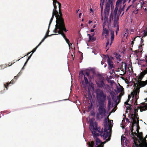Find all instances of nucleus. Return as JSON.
I'll list each match as a JSON object with an SVG mask.
<instances>
[{"label":"nucleus","mask_w":147,"mask_h":147,"mask_svg":"<svg viewBox=\"0 0 147 147\" xmlns=\"http://www.w3.org/2000/svg\"><path fill=\"white\" fill-rule=\"evenodd\" d=\"M106 95L105 94L103 91L101 90L97 95V99L99 105L98 110L99 114H97V117L98 118V116L101 115L102 116L105 115L106 113V110L104 108L105 102L106 99Z\"/></svg>","instance_id":"nucleus-1"},{"label":"nucleus","mask_w":147,"mask_h":147,"mask_svg":"<svg viewBox=\"0 0 147 147\" xmlns=\"http://www.w3.org/2000/svg\"><path fill=\"white\" fill-rule=\"evenodd\" d=\"M59 5L60 6H59V15L58 12L57 13L56 12L55 13V17L57 20L56 21V24L55 29V30H57L58 29V28H60L63 27L64 28L65 27L64 20L62 17V14L61 11V6L60 4Z\"/></svg>","instance_id":"nucleus-2"},{"label":"nucleus","mask_w":147,"mask_h":147,"mask_svg":"<svg viewBox=\"0 0 147 147\" xmlns=\"http://www.w3.org/2000/svg\"><path fill=\"white\" fill-rule=\"evenodd\" d=\"M79 75V78L80 79H81L83 76H84L85 82H84V80H81V83L83 87H86V85L89 83V82L87 78V77H88V78L89 79L91 78L89 73L87 71H86L85 72V73H84L83 71H82L80 72Z\"/></svg>","instance_id":"nucleus-3"},{"label":"nucleus","mask_w":147,"mask_h":147,"mask_svg":"<svg viewBox=\"0 0 147 147\" xmlns=\"http://www.w3.org/2000/svg\"><path fill=\"white\" fill-rule=\"evenodd\" d=\"M64 28L62 27L58 28V29L57 30H55V29L53 32L55 33H58L57 34H61L65 40L66 42L69 45V40L68 39L66 38L65 34L63 32V31L65 32H66L68 31V30L66 29L65 27L64 28Z\"/></svg>","instance_id":"nucleus-4"},{"label":"nucleus","mask_w":147,"mask_h":147,"mask_svg":"<svg viewBox=\"0 0 147 147\" xmlns=\"http://www.w3.org/2000/svg\"><path fill=\"white\" fill-rule=\"evenodd\" d=\"M112 4L111 0H108V2L106 3L105 5V9L104 13L105 15V21H107L108 19V16L109 15V12L110 10V5Z\"/></svg>","instance_id":"nucleus-5"},{"label":"nucleus","mask_w":147,"mask_h":147,"mask_svg":"<svg viewBox=\"0 0 147 147\" xmlns=\"http://www.w3.org/2000/svg\"><path fill=\"white\" fill-rule=\"evenodd\" d=\"M104 132L102 135V137L104 139H106L108 137H109L110 136V137H111V134H110L111 131V127L110 126H109V128L108 129V123H104Z\"/></svg>","instance_id":"nucleus-6"},{"label":"nucleus","mask_w":147,"mask_h":147,"mask_svg":"<svg viewBox=\"0 0 147 147\" xmlns=\"http://www.w3.org/2000/svg\"><path fill=\"white\" fill-rule=\"evenodd\" d=\"M107 55V62L108 65V69H113L114 68L113 62L112 61L113 59V57H109L108 55Z\"/></svg>","instance_id":"nucleus-7"},{"label":"nucleus","mask_w":147,"mask_h":147,"mask_svg":"<svg viewBox=\"0 0 147 147\" xmlns=\"http://www.w3.org/2000/svg\"><path fill=\"white\" fill-rule=\"evenodd\" d=\"M94 119H93L90 120V129L92 130H96L97 129V124L96 122H94Z\"/></svg>","instance_id":"nucleus-8"},{"label":"nucleus","mask_w":147,"mask_h":147,"mask_svg":"<svg viewBox=\"0 0 147 147\" xmlns=\"http://www.w3.org/2000/svg\"><path fill=\"white\" fill-rule=\"evenodd\" d=\"M146 74H147V72L144 70L140 73V76H137L136 78H134V80L136 82H138L140 80H141L144 76Z\"/></svg>","instance_id":"nucleus-9"},{"label":"nucleus","mask_w":147,"mask_h":147,"mask_svg":"<svg viewBox=\"0 0 147 147\" xmlns=\"http://www.w3.org/2000/svg\"><path fill=\"white\" fill-rule=\"evenodd\" d=\"M111 139L110 136H109L108 138L107 139H105L106 140L104 142H102L98 138H96V139H95V140L96 141V145L97 146H99V145L102 144L103 145V144L106 142L109 141Z\"/></svg>","instance_id":"nucleus-10"},{"label":"nucleus","mask_w":147,"mask_h":147,"mask_svg":"<svg viewBox=\"0 0 147 147\" xmlns=\"http://www.w3.org/2000/svg\"><path fill=\"white\" fill-rule=\"evenodd\" d=\"M140 81L137 82L136 83H134V85L136 86L137 84V83H138L137 86H139L140 88L143 87L145 86L147 84V80L145 81H142L140 80Z\"/></svg>","instance_id":"nucleus-11"},{"label":"nucleus","mask_w":147,"mask_h":147,"mask_svg":"<svg viewBox=\"0 0 147 147\" xmlns=\"http://www.w3.org/2000/svg\"><path fill=\"white\" fill-rule=\"evenodd\" d=\"M125 6V5H124L123 6V7L122 8H121V6L119 8L118 11V12L117 14H116L115 16H114V20H116V19L118 18V21H119V16L121 14V12L123 11L124 9V7Z\"/></svg>","instance_id":"nucleus-12"},{"label":"nucleus","mask_w":147,"mask_h":147,"mask_svg":"<svg viewBox=\"0 0 147 147\" xmlns=\"http://www.w3.org/2000/svg\"><path fill=\"white\" fill-rule=\"evenodd\" d=\"M118 18L114 20L113 22V25L114 27H116V31H119V22L118 21Z\"/></svg>","instance_id":"nucleus-13"},{"label":"nucleus","mask_w":147,"mask_h":147,"mask_svg":"<svg viewBox=\"0 0 147 147\" xmlns=\"http://www.w3.org/2000/svg\"><path fill=\"white\" fill-rule=\"evenodd\" d=\"M39 46L38 45L35 48H34V49H33L32 51L30 52H29L28 53L27 55H28L31 52H32V53L31 54V55H30V56L28 58V59H27V60H26V62H25V64L24 65H25L26 64V63L28 61V60L30 59V58H31V57L32 55V54L34 53V52L36 49L37 48L39 47Z\"/></svg>","instance_id":"nucleus-14"},{"label":"nucleus","mask_w":147,"mask_h":147,"mask_svg":"<svg viewBox=\"0 0 147 147\" xmlns=\"http://www.w3.org/2000/svg\"><path fill=\"white\" fill-rule=\"evenodd\" d=\"M108 103L107 104V108L108 111H109L113 107V104L111 103V98H108Z\"/></svg>","instance_id":"nucleus-15"},{"label":"nucleus","mask_w":147,"mask_h":147,"mask_svg":"<svg viewBox=\"0 0 147 147\" xmlns=\"http://www.w3.org/2000/svg\"><path fill=\"white\" fill-rule=\"evenodd\" d=\"M91 130V132L93 135L94 138L95 139V138H97V137L99 136V135L98 133H96V131L97 129L95 130Z\"/></svg>","instance_id":"nucleus-16"},{"label":"nucleus","mask_w":147,"mask_h":147,"mask_svg":"<svg viewBox=\"0 0 147 147\" xmlns=\"http://www.w3.org/2000/svg\"><path fill=\"white\" fill-rule=\"evenodd\" d=\"M98 85L99 88L104 89L105 88V85L103 80L100 81Z\"/></svg>","instance_id":"nucleus-17"},{"label":"nucleus","mask_w":147,"mask_h":147,"mask_svg":"<svg viewBox=\"0 0 147 147\" xmlns=\"http://www.w3.org/2000/svg\"><path fill=\"white\" fill-rule=\"evenodd\" d=\"M111 43L110 44V46L111 45L114 38V32L113 30H111Z\"/></svg>","instance_id":"nucleus-18"},{"label":"nucleus","mask_w":147,"mask_h":147,"mask_svg":"<svg viewBox=\"0 0 147 147\" xmlns=\"http://www.w3.org/2000/svg\"><path fill=\"white\" fill-rule=\"evenodd\" d=\"M115 57L116 58V60L119 61H121V55L117 53H114Z\"/></svg>","instance_id":"nucleus-19"},{"label":"nucleus","mask_w":147,"mask_h":147,"mask_svg":"<svg viewBox=\"0 0 147 147\" xmlns=\"http://www.w3.org/2000/svg\"><path fill=\"white\" fill-rule=\"evenodd\" d=\"M100 8H101V14L102 15V14L103 13V6L105 3V0H100Z\"/></svg>","instance_id":"nucleus-20"},{"label":"nucleus","mask_w":147,"mask_h":147,"mask_svg":"<svg viewBox=\"0 0 147 147\" xmlns=\"http://www.w3.org/2000/svg\"><path fill=\"white\" fill-rule=\"evenodd\" d=\"M117 90L119 92H121V93L120 94V95H121V96H122L124 94V92H123L124 89L121 86L119 88H117Z\"/></svg>","instance_id":"nucleus-21"},{"label":"nucleus","mask_w":147,"mask_h":147,"mask_svg":"<svg viewBox=\"0 0 147 147\" xmlns=\"http://www.w3.org/2000/svg\"><path fill=\"white\" fill-rule=\"evenodd\" d=\"M138 86H137V87L136 89L135 90L134 92V94H135L136 96L139 93V91H140V87H138Z\"/></svg>","instance_id":"nucleus-22"},{"label":"nucleus","mask_w":147,"mask_h":147,"mask_svg":"<svg viewBox=\"0 0 147 147\" xmlns=\"http://www.w3.org/2000/svg\"><path fill=\"white\" fill-rule=\"evenodd\" d=\"M138 134L137 137L139 138L140 140H142L143 137L142 132H139V133H138Z\"/></svg>","instance_id":"nucleus-23"},{"label":"nucleus","mask_w":147,"mask_h":147,"mask_svg":"<svg viewBox=\"0 0 147 147\" xmlns=\"http://www.w3.org/2000/svg\"><path fill=\"white\" fill-rule=\"evenodd\" d=\"M131 117H134V118H136L138 120V121H139V118L138 117H137L138 116V114L137 113H135L134 114H132L131 115Z\"/></svg>","instance_id":"nucleus-24"},{"label":"nucleus","mask_w":147,"mask_h":147,"mask_svg":"<svg viewBox=\"0 0 147 147\" xmlns=\"http://www.w3.org/2000/svg\"><path fill=\"white\" fill-rule=\"evenodd\" d=\"M131 137L133 139V141L134 142V144H135V143H137V141L139 142L138 139L135 136H131Z\"/></svg>","instance_id":"nucleus-25"},{"label":"nucleus","mask_w":147,"mask_h":147,"mask_svg":"<svg viewBox=\"0 0 147 147\" xmlns=\"http://www.w3.org/2000/svg\"><path fill=\"white\" fill-rule=\"evenodd\" d=\"M131 119L132 121H133L132 122V125H134V124H137V122H138V121L137 122L136 121V118H134V117H131Z\"/></svg>","instance_id":"nucleus-26"},{"label":"nucleus","mask_w":147,"mask_h":147,"mask_svg":"<svg viewBox=\"0 0 147 147\" xmlns=\"http://www.w3.org/2000/svg\"><path fill=\"white\" fill-rule=\"evenodd\" d=\"M87 144L88 145V147H93L94 142L93 141H92L90 142H88L87 143Z\"/></svg>","instance_id":"nucleus-27"},{"label":"nucleus","mask_w":147,"mask_h":147,"mask_svg":"<svg viewBox=\"0 0 147 147\" xmlns=\"http://www.w3.org/2000/svg\"><path fill=\"white\" fill-rule=\"evenodd\" d=\"M100 127H99L98 128V130H97L98 131L99 133H100V134L101 136H102V135L103 134L104 131H103V128H102L101 131H100Z\"/></svg>","instance_id":"nucleus-28"},{"label":"nucleus","mask_w":147,"mask_h":147,"mask_svg":"<svg viewBox=\"0 0 147 147\" xmlns=\"http://www.w3.org/2000/svg\"><path fill=\"white\" fill-rule=\"evenodd\" d=\"M14 81L13 80H12L11 82H10L9 83H6V84H4V86L5 88H6V90H7V86H8L10 84L13 83V82Z\"/></svg>","instance_id":"nucleus-29"},{"label":"nucleus","mask_w":147,"mask_h":147,"mask_svg":"<svg viewBox=\"0 0 147 147\" xmlns=\"http://www.w3.org/2000/svg\"><path fill=\"white\" fill-rule=\"evenodd\" d=\"M53 5L54 6V9L53 12H54V13H55V12L57 13L58 11L57 10V6L56 4H53Z\"/></svg>","instance_id":"nucleus-30"},{"label":"nucleus","mask_w":147,"mask_h":147,"mask_svg":"<svg viewBox=\"0 0 147 147\" xmlns=\"http://www.w3.org/2000/svg\"><path fill=\"white\" fill-rule=\"evenodd\" d=\"M140 141L142 142V143L146 146H147V144L146 143V138H144L143 137V138L142 139V140H140Z\"/></svg>","instance_id":"nucleus-31"},{"label":"nucleus","mask_w":147,"mask_h":147,"mask_svg":"<svg viewBox=\"0 0 147 147\" xmlns=\"http://www.w3.org/2000/svg\"><path fill=\"white\" fill-rule=\"evenodd\" d=\"M55 16V13H54V12H53V13H52V17L50 20V22H49V28L50 26V25L51 24L52 22V21L53 19V18L54 17V16Z\"/></svg>","instance_id":"nucleus-32"},{"label":"nucleus","mask_w":147,"mask_h":147,"mask_svg":"<svg viewBox=\"0 0 147 147\" xmlns=\"http://www.w3.org/2000/svg\"><path fill=\"white\" fill-rule=\"evenodd\" d=\"M113 13L111 12L109 18V21L110 22L113 20Z\"/></svg>","instance_id":"nucleus-33"},{"label":"nucleus","mask_w":147,"mask_h":147,"mask_svg":"<svg viewBox=\"0 0 147 147\" xmlns=\"http://www.w3.org/2000/svg\"><path fill=\"white\" fill-rule=\"evenodd\" d=\"M50 36L49 35H45V36L42 39V40L41 42L39 43L38 45L39 46L41 44V43L43 42L45 40L48 36Z\"/></svg>","instance_id":"nucleus-34"},{"label":"nucleus","mask_w":147,"mask_h":147,"mask_svg":"<svg viewBox=\"0 0 147 147\" xmlns=\"http://www.w3.org/2000/svg\"><path fill=\"white\" fill-rule=\"evenodd\" d=\"M116 7H115L114 10V15L115 16L117 14V11L118 9V7L119 6V5H116Z\"/></svg>","instance_id":"nucleus-35"},{"label":"nucleus","mask_w":147,"mask_h":147,"mask_svg":"<svg viewBox=\"0 0 147 147\" xmlns=\"http://www.w3.org/2000/svg\"><path fill=\"white\" fill-rule=\"evenodd\" d=\"M104 26L103 27V33L107 35H108L109 32V31L106 28H104Z\"/></svg>","instance_id":"nucleus-36"},{"label":"nucleus","mask_w":147,"mask_h":147,"mask_svg":"<svg viewBox=\"0 0 147 147\" xmlns=\"http://www.w3.org/2000/svg\"><path fill=\"white\" fill-rule=\"evenodd\" d=\"M115 93H111V98L113 100H115V102H117V100H115Z\"/></svg>","instance_id":"nucleus-37"},{"label":"nucleus","mask_w":147,"mask_h":147,"mask_svg":"<svg viewBox=\"0 0 147 147\" xmlns=\"http://www.w3.org/2000/svg\"><path fill=\"white\" fill-rule=\"evenodd\" d=\"M7 67V64H6L0 65V69H4L6 67Z\"/></svg>","instance_id":"nucleus-38"},{"label":"nucleus","mask_w":147,"mask_h":147,"mask_svg":"<svg viewBox=\"0 0 147 147\" xmlns=\"http://www.w3.org/2000/svg\"><path fill=\"white\" fill-rule=\"evenodd\" d=\"M140 129V127L139 126V122L138 121L137 122V129L136 130V131L137 132V133H139V130Z\"/></svg>","instance_id":"nucleus-39"},{"label":"nucleus","mask_w":147,"mask_h":147,"mask_svg":"<svg viewBox=\"0 0 147 147\" xmlns=\"http://www.w3.org/2000/svg\"><path fill=\"white\" fill-rule=\"evenodd\" d=\"M122 1L123 0H117L116 2V5H119L121 3Z\"/></svg>","instance_id":"nucleus-40"},{"label":"nucleus","mask_w":147,"mask_h":147,"mask_svg":"<svg viewBox=\"0 0 147 147\" xmlns=\"http://www.w3.org/2000/svg\"><path fill=\"white\" fill-rule=\"evenodd\" d=\"M56 3H57L58 4L59 6H60V4L61 5V4L57 0H53V4H56Z\"/></svg>","instance_id":"nucleus-41"},{"label":"nucleus","mask_w":147,"mask_h":147,"mask_svg":"<svg viewBox=\"0 0 147 147\" xmlns=\"http://www.w3.org/2000/svg\"><path fill=\"white\" fill-rule=\"evenodd\" d=\"M134 126L133 125H132L131 127V131H130V133L131 134V135H133V130H134Z\"/></svg>","instance_id":"nucleus-42"},{"label":"nucleus","mask_w":147,"mask_h":147,"mask_svg":"<svg viewBox=\"0 0 147 147\" xmlns=\"http://www.w3.org/2000/svg\"><path fill=\"white\" fill-rule=\"evenodd\" d=\"M140 147H147V146L142 144H139Z\"/></svg>","instance_id":"nucleus-43"},{"label":"nucleus","mask_w":147,"mask_h":147,"mask_svg":"<svg viewBox=\"0 0 147 147\" xmlns=\"http://www.w3.org/2000/svg\"><path fill=\"white\" fill-rule=\"evenodd\" d=\"M109 119L108 117H107V118H105L104 120V123H108L107 121H109Z\"/></svg>","instance_id":"nucleus-44"},{"label":"nucleus","mask_w":147,"mask_h":147,"mask_svg":"<svg viewBox=\"0 0 147 147\" xmlns=\"http://www.w3.org/2000/svg\"><path fill=\"white\" fill-rule=\"evenodd\" d=\"M116 110V109H115V108L114 107L112 110V111H111V112H110L109 115L111 114L112 113L114 112Z\"/></svg>","instance_id":"nucleus-45"},{"label":"nucleus","mask_w":147,"mask_h":147,"mask_svg":"<svg viewBox=\"0 0 147 147\" xmlns=\"http://www.w3.org/2000/svg\"><path fill=\"white\" fill-rule=\"evenodd\" d=\"M127 109L130 110H131L132 109L131 105L130 104L127 107Z\"/></svg>","instance_id":"nucleus-46"},{"label":"nucleus","mask_w":147,"mask_h":147,"mask_svg":"<svg viewBox=\"0 0 147 147\" xmlns=\"http://www.w3.org/2000/svg\"><path fill=\"white\" fill-rule=\"evenodd\" d=\"M133 147H140L139 144H138L137 143H135V144H134L133 145Z\"/></svg>","instance_id":"nucleus-47"},{"label":"nucleus","mask_w":147,"mask_h":147,"mask_svg":"<svg viewBox=\"0 0 147 147\" xmlns=\"http://www.w3.org/2000/svg\"><path fill=\"white\" fill-rule=\"evenodd\" d=\"M138 134H137V133H136V132H133V135H131V134L130 135L131 136H137Z\"/></svg>","instance_id":"nucleus-48"},{"label":"nucleus","mask_w":147,"mask_h":147,"mask_svg":"<svg viewBox=\"0 0 147 147\" xmlns=\"http://www.w3.org/2000/svg\"><path fill=\"white\" fill-rule=\"evenodd\" d=\"M109 39H108L107 40V42L106 44V47L109 45Z\"/></svg>","instance_id":"nucleus-49"},{"label":"nucleus","mask_w":147,"mask_h":147,"mask_svg":"<svg viewBox=\"0 0 147 147\" xmlns=\"http://www.w3.org/2000/svg\"><path fill=\"white\" fill-rule=\"evenodd\" d=\"M121 95H120L119 94V96H117V99L118 100H120V99L121 97Z\"/></svg>","instance_id":"nucleus-50"},{"label":"nucleus","mask_w":147,"mask_h":147,"mask_svg":"<svg viewBox=\"0 0 147 147\" xmlns=\"http://www.w3.org/2000/svg\"><path fill=\"white\" fill-rule=\"evenodd\" d=\"M89 40H92L94 39L93 37L92 36H90V38L89 37Z\"/></svg>","instance_id":"nucleus-51"},{"label":"nucleus","mask_w":147,"mask_h":147,"mask_svg":"<svg viewBox=\"0 0 147 147\" xmlns=\"http://www.w3.org/2000/svg\"><path fill=\"white\" fill-rule=\"evenodd\" d=\"M132 5H129L128 7L127 8L126 10V11H127L128 9H129L131 7V6Z\"/></svg>","instance_id":"nucleus-52"},{"label":"nucleus","mask_w":147,"mask_h":147,"mask_svg":"<svg viewBox=\"0 0 147 147\" xmlns=\"http://www.w3.org/2000/svg\"><path fill=\"white\" fill-rule=\"evenodd\" d=\"M104 146V145L101 144L99 145V146H97V147H103Z\"/></svg>","instance_id":"nucleus-53"},{"label":"nucleus","mask_w":147,"mask_h":147,"mask_svg":"<svg viewBox=\"0 0 147 147\" xmlns=\"http://www.w3.org/2000/svg\"><path fill=\"white\" fill-rule=\"evenodd\" d=\"M138 108H137L136 109H134L135 113H137L138 112Z\"/></svg>","instance_id":"nucleus-54"},{"label":"nucleus","mask_w":147,"mask_h":147,"mask_svg":"<svg viewBox=\"0 0 147 147\" xmlns=\"http://www.w3.org/2000/svg\"><path fill=\"white\" fill-rule=\"evenodd\" d=\"M119 68L120 70L123 71V65H121L120 67V68Z\"/></svg>","instance_id":"nucleus-55"},{"label":"nucleus","mask_w":147,"mask_h":147,"mask_svg":"<svg viewBox=\"0 0 147 147\" xmlns=\"http://www.w3.org/2000/svg\"><path fill=\"white\" fill-rule=\"evenodd\" d=\"M12 65V63H9L7 64V66H11Z\"/></svg>","instance_id":"nucleus-56"},{"label":"nucleus","mask_w":147,"mask_h":147,"mask_svg":"<svg viewBox=\"0 0 147 147\" xmlns=\"http://www.w3.org/2000/svg\"><path fill=\"white\" fill-rule=\"evenodd\" d=\"M134 41H132L131 42V46L132 47L133 46V45L134 44Z\"/></svg>","instance_id":"nucleus-57"},{"label":"nucleus","mask_w":147,"mask_h":147,"mask_svg":"<svg viewBox=\"0 0 147 147\" xmlns=\"http://www.w3.org/2000/svg\"><path fill=\"white\" fill-rule=\"evenodd\" d=\"M49 32V29H48L47 31V32L46 35H49L48 34Z\"/></svg>","instance_id":"nucleus-58"},{"label":"nucleus","mask_w":147,"mask_h":147,"mask_svg":"<svg viewBox=\"0 0 147 147\" xmlns=\"http://www.w3.org/2000/svg\"><path fill=\"white\" fill-rule=\"evenodd\" d=\"M138 105V104H137V99H136V101L134 103V105Z\"/></svg>","instance_id":"nucleus-59"},{"label":"nucleus","mask_w":147,"mask_h":147,"mask_svg":"<svg viewBox=\"0 0 147 147\" xmlns=\"http://www.w3.org/2000/svg\"><path fill=\"white\" fill-rule=\"evenodd\" d=\"M126 121L128 123L130 122V121H129V119L127 118L126 119Z\"/></svg>","instance_id":"nucleus-60"},{"label":"nucleus","mask_w":147,"mask_h":147,"mask_svg":"<svg viewBox=\"0 0 147 147\" xmlns=\"http://www.w3.org/2000/svg\"><path fill=\"white\" fill-rule=\"evenodd\" d=\"M128 102L126 101L125 102V104L126 105H129V104H128Z\"/></svg>","instance_id":"nucleus-61"},{"label":"nucleus","mask_w":147,"mask_h":147,"mask_svg":"<svg viewBox=\"0 0 147 147\" xmlns=\"http://www.w3.org/2000/svg\"><path fill=\"white\" fill-rule=\"evenodd\" d=\"M81 15H82V13H79V18H81Z\"/></svg>","instance_id":"nucleus-62"},{"label":"nucleus","mask_w":147,"mask_h":147,"mask_svg":"<svg viewBox=\"0 0 147 147\" xmlns=\"http://www.w3.org/2000/svg\"><path fill=\"white\" fill-rule=\"evenodd\" d=\"M145 62L146 63V66H147V58H146Z\"/></svg>","instance_id":"nucleus-63"},{"label":"nucleus","mask_w":147,"mask_h":147,"mask_svg":"<svg viewBox=\"0 0 147 147\" xmlns=\"http://www.w3.org/2000/svg\"><path fill=\"white\" fill-rule=\"evenodd\" d=\"M20 74H21L20 73H19L16 76H17V77H18L20 75Z\"/></svg>","instance_id":"nucleus-64"}]
</instances>
